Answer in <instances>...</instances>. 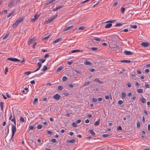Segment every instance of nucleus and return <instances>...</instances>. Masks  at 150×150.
<instances>
[{
  "label": "nucleus",
  "mask_w": 150,
  "mask_h": 150,
  "mask_svg": "<svg viewBox=\"0 0 150 150\" xmlns=\"http://www.w3.org/2000/svg\"><path fill=\"white\" fill-rule=\"evenodd\" d=\"M125 8H122L121 11L122 13H123L125 11Z\"/></svg>",
  "instance_id": "obj_59"
},
{
  "label": "nucleus",
  "mask_w": 150,
  "mask_h": 150,
  "mask_svg": "<svg viewBox=\"0 0 150 150\" xmlns=\"http://www.w3.org/2000/svg\"><path fill=\"white\" fill-rule=\"evenodd\" d=\"M35 40V39L34 38H32L28 42V44L29 45L31 44V43L33 42Z\"/></svg>",
  "instance_id": "obj_16"
},
{
  "label": "nucleus",
  "mask_w": 150,
  "mask_h": 150,
  "mask_svg": "<svg viewBox=\"0 0 150 150\" xmlns=\"http://www.w3.org/2000/svg\"><path fill=\"white\" fill-rule=\"evenodd\" d=\"M8 7L10 8H11L12 7L14 6L13 0H12L10 1L8 4Z\"/></svg>",
  "instance_id": "obj_8"
},
{
  "label": "nucleus",
  "mask_w": 150,
  "mask_h": 150,
  "mask_svg": "<svg viewBox=\"0 0 150 150\" xmlns=\"http://www.w3.org/2000/svg\"><path fill=\"white\" fill-rule=\"evenodd\" d=\"M84 64L86 65H91V64L89 61H85L84 62Z\"/></svg>",
  "instance_id": "obj_21"
},
{
  "label": "nucleus",
  "mask_w": 150,
  "mask_h": 150,
  "mask_svg": "<svg viewBox=\"0 0 150 150\" xmlns=\"http://www.w3.org/2000/svg\"><path fill=\"white\" fill-rule=\"evenodd\" d=\"M8 34H6L3 38V40H5L6 39L8 36Z\"/></svg>",
  "instance_id": "obj_44"
},
{
  "label": "nucleus",
  "mask_w": 150,
  "mask_h": 150,
  "mask_svg": "<svg viewBox=\"0 0 150 150\" xmlns=\"http://www.w3.org/2000/svg\"><path fill=\"white\" fill-rule=\"evenodd\" d=\"M42 65V64L40 62H39L38 63L37 66L38 67V68L37 69L35 70L32 71V73L35 72H36L38 71L40 68L41 67Z\"/></svg>",
  "instance_id": "obj_5"
},
{
  "label": "nucleus",
  "mask_w": 150,
  "mask_h": 150,
  "mask_svg": "<svg viewBox=\"0 0 150 150\" xmlns=\"http://www.w3.org/2000/svg\"><path fill=\"white\" fill-rule=\"evenodd\" d=\"M57 15H56L54 16L50 17L47 20L45 21V23L47 24L50 23L52 22L53 20L55 19L57 17Z\"/></svg>",
  "instance_id": "obj_2"
},
{
  "label": "nucleus",
  "mask_w": 150,
  "mask_h": 150,
  "mask_svg": "<svg viewBox=\"0 0 150 150\" xmlns=\"http://www.w3.org/2000/svg\"><path fill=\"white\" fill-rule=\"evenodd\" d=\"M117 129L118 130H122V128L121 126H119L117 127Z\"/></svg>",
  "instance_id": "obj_60"
},
{
  "label": "nucleus",
  "mask_w": 150,
  "mask_h": 150,
  "mask_svg": "<svg viewBox=\"0 0 150 150\" xmlns=\"http://www.w3.org/2000/svg\"><path fill=\"white\" fill-rule=\"evenodd\" d=\"M89 70L91 72H93L95 71V70L94 69L92 68L89 69Z\"/></svg>",
  "instance_id": "obj_57"
},
{
  "label": "nucleus",
  "mask_w": 150,
  "mask_h": 150,
  "mask_svg": "<svg viewBox=\"0 0 150 150\" xmlns=\"http://www.w3.org/2000/svg\"><path fill=\"white\" fill-rule=\"evenodd\" d=\"M80 51V50H73L72 51H71V52L72 53H74L76 52H79Z\"/></svg>",
  "instance_id": "obj_50"
},
{
  "label": "nucleus",
  "mask_w": 150,
  "mask_h": 150,
  "mask_svg": "<svg viewBox=\"0 0 150 150\" xmlns=\"http://www.w3.org/2000/svg\"><path fill=\"white\" fill-rule=\"evenodd\" d=\"M51 141L53 143H55L56 142V139H52L51 140Z\"/></svg>",
  "instance_id": "obj_52"
},
{
  "label": "nucleus",
  "mask_w": 150,
  "mask_h": 150,
  "mask_svg": "<svg viewBox=\"0 0 150 150\" xmlns=\"http://www.w3.org/2000/svg\"><path fill=\"white\" fill-rule=\"evenodd\" d=\"M89 132L90 134H92L93 135H95V134L93 131V130L92 129L89 130Z\"/></svg>",
  "instance_id": "obj_26"
},
{
  "label": "nucleus",
  "mask_w": 150,
  "mask_h": 150,
  "mask_svg": "<svg viewBox=\"0 0 150 150\" xmlns=\"http://www.w3.org/2000/svg\"><path fill=\"white\" fill-rule=\"evenodd\" d=\"M128 31V30L127 29H125L121 31H120V32H122V31H124V32H127Z\"/></svg>",
  "instance_id": "obj_55"
},
{
  "label": "nucleus",
  "mask_w": 150,
  "mask_h": 150,
  "mask_svg": "<svg viewBox=\"0 0 150 150\" xmlns=\"http://www.w3.org/2000/svg\"><path fill=\"white\" fill-rule=\"evenodd\" d=\"M118 103L119 104L121 105L123 103V102L122 100H119L118 101Z\"/></svg>",
  "instance_id": "obj_47"
},
{
  "label": "nucleus",
  "mask_w": 150,
  "mask_h": 150,
  "mask_svg": "<svg viewBox=\"0 0 150 150\" xmlns=\"http://www.w3.org/2000/svg\"><path fill=\"white\" fill-rule=\"evenodd\" d=\"M60 98V96L58 94H56L53 96V98L56 100H58Z\"/></svg>",
  "instance_id": "obj_7"
},
{
  "label": "nucleus",
  "mask_w": 150,
  "mask_h": 150,
  "mask_svg": "<svg viewBox=\"0 0 150 150\" xmlns=\"http://www.w3.org/2000/svg\"><path fill=\"white\" fill-rule=\"evenodd\" d=\"M50 35H49L47 36H46V37H45L43 38L42 39V40H47L49 38V37H50Z\"/></svg>",
  "instance_id": "obj_28"
},
{
  "label": "nucleus",
  "mask_w": 150,
  "mask_h": 150,
  "mask_svg": "<svg viewBox=\"0 0 150 150\" xmlns=\"http://www.w3.org/2000/svg\"><path fill=\"white\" fill-rule=\"evenodd\" d=\"M62 69H63V68L62 67H60L59 68H58L57 69V71L59 72Z\"/></svg>",
  "instance_id": "obj_45"
},
{
  "label": "nucleus",
  "mask_w": 150,
  "mask_h": 150,
  "mask_svg": "<svg viewBox=\"0 0 150 150\" xmlns=\"http://www.w3.org/2000/svg\"><path fill=\"white\" fill-rule=\"evenodd\" d=\"M47 67L46 66V65H45L43 66L42 69V70L43 71H45L47 70Z\"/></svg>",
  "instance_id": "obj_27"
},
{
  "label": "nucleus",
  "mask_w": 150,
  "mask_h": 150,
  "mask_svg": "<svg viewBox=\"0 0 150 150\" xmlns=\"http://www.w3.org/2000/svg\"><path fill=\"white\" fill-rule=\"evenodd\" d=\"M14 11H12L8 14V15L7 16L8 17H10L13 13Z\"/></svg>",
  "instance_id": "obj_40"
},
{
  "label": "nucleus",
  "mask_w": 150,
  "mask_h": 150,
  "mask_svg": "<svg viewBox=\"0 0 150 150\" xmlns=\"http://www.w3.org/2000/svg\"><path fill=\"white\" fill-rule=\"evenodd\" d=\"M140 126V123L139 122H138L137 124V127L138 128H139Z\"/></svg>",
  "instance_id": "obj_46"
},
{
  "label": "nucleus",
  "mask_w": 150,
  "mask_h": 150,
  "mask_svg": "<svg viewBox=\"0 0 150 150\" xmlns=\"http://www.w3.org/2000/svg\"><path fill=\"white\" fill-rule=\"evenodd\" d=\"M93 40H95L97 41H100L101 40L100 38H98V37H94L93 38Z\"/></svg>",
  "instance_id": "obj_22"
},
{
  "label": "nucleus",
  "mask_w": 150,
  "mask_h": 150,
  "mask_svg": "<svg viewBox=\"0 0 150 150\" xmlns=\"http://www.w3.org/2000/svg\"><path fill=\"white\" fill-rule=\"evenodd\" d=\"M137 91L138 93H142L143 92V89H137Z\"/></svg>",
  "instance_id": "obj_23"
},
{
  "label": "nucleus",
  "mask_w": 150,
  "mask_h": 150,
  "mask_svg": "<svg viewBox=\"0 0 150 150\" xmlns=\"http://www.w3.org/2000/svg\"><path fill=\"white\" fill-rule=\"evenodd\" d=\"M148 130H150V124H148Z\"/></svg>",
  "instance_id": "obj_64"
},
{
  "label": "nucleus",
  "mask_w": 150,
  "mask_h": 150,
  "mask_svg": "<svg viewBox=\"0 0 150 150\" xmlns=\"http://www.w3.org/2000/svg\"><path fill=\"white\" fill-rule=\"evenodd\" d=\"M18 22V21H16L15 23L13 24V28H15L19 24Z\"/></svg>",
  "instance_id": "obj_14"
},
{
  "label": "nucleus",
  "mask_w": 150,
  "mask_h": 150,
  "mask_svg": "<svg viewBox=\"0 0 150 150\" xmlns=\"http://www.w3.org/2000/svg\"><path fill=\"white\" fill-rule=\"evenodd\" d=\"M4 103L3 102H1L0 103V105L1 107V110L3 111V108H4Z\"/></svg>",
  "instance_id": "obj_20"
},
{
  "label": "nucleus",
  "mask_w": 150,
  "mask_h": 150,
  "mask_svg": "<svg viewBox=\"0 0 150 150\" xmlns=\"http://www.w3.org/2000/svg\"><path fill=\"white\" fill-rule=\"evenodd\" d=\"M120 62L122 63H130L131 62V61L129 60H122L120 61Z\"/></svg>",
  "instance_id": "obj_19"
},
{
  "label": "nucleus",
  "mask_w": 150,
  "mask_h": 150,
  "mask_svg": "<svg viewBox=\"0 0 150 150\" xmlns=\"http://www.w3.org/2000/svg\"><path fill=\"white\" fill-rule=\"evenodd\" d=\"M121 96L122 98H124L126 97V94L124 92H122L121 93Z\"/></svg>",
  "instance_id": "obj_29"
},
{
  "label": "nucleus",
  "mask_w": 150,
  "mask_h": 150,
  "mask_svg": "<svg viewBox=\"0 0 150 150\" xmlns=\"http://www.w3.org/2000/svg\"><path fill=\"white\" fill-rule=\"evenodd\" d=\"M98 48L97 47H92L91 48V49L94 51H96L97 50Z\"/></svg>",
  "instance_id": "obj_53"
},
{
  "label": "nucleus",
  "mask_w": 150,
  "mask_h": 150,
  "mask_svg": "<svg viewBox=\"0 0 150 150\" xmlns=\"http://www.w3.org/2000/svg\"><path fill=\"white\" fill-rule=\"evenodd\" d=\"M99 122H100V120H98V121L95 122L94 124V125H95V126L98 125H99Z\"/></svg>",
  "instance_id": "obj_25"
},
{
  "label": "nucleus",
  "mask_w": 150,
  "mask_h": 150,
  "mask_svg": "<svg viewBox=\"0 0 150 150\" xmlns=\"http://www.w3.org/2000/svg\"><path fill=\"white\" fill-rule=\"evenodd\" d=\"M110 135L109 134H103L102 135V137L103 138H106L107 137L109 136Z\"/></svg>",
  "instance_id": "obj_33"
},
{
  "label": "nucleus",
  "mask_w": 150,
  "mask_h": 150,
  "mask_svg": "<svg viewBox=\"0 0 150 150\" xmlns=\"http://www.w3.org/2000/svg\"><path fill=\"white\" fill-rule=\"evenodd\" d=\"M72 125L74 127H76L77 126L75 122H73L72 124Z\"/></svg>",
  "instance_id": "obj_39"
},
{
  "label": "nucleus",
  "mask_w": 150,
  "mask_h": 150,
  "mask_svg": "<svg viewBox=\"0 0 150 150\" xmlns=\"http://www.w3.org/2000/svg\"><path fill=\"white\" fill-rule=\"evenodd\" d=\"M24 19V18L23 17H21L18 18V19L16 21H18V22L19 23H20L23 21Z\"/></svg>",
  "instance_id": "obj_11"
},
{
  "label": "nucleus",
  "mask_w": 150,
  "mask_h": 150,
  "mask_svg": "<svg viewBox=\"0 0 150 150\" xmlns=\"http://www.w3.org/2000/svg\"><path fill=\"white\" fill-rule=\"evenodd\" d=\"M73 27V25L67 27L66 28H64L63 30L64 31H67L70 29L71 28H72Z\"/></svg>",
  "instance_id": "obj_13"
},
{
  "label": "nucleus",
  "mask_w": 150,
  "mask_h": 150,
  "mask_svg": "<svg viewBox=\"0 0 150 150\" xmlns=\"http://www.w3.org/2000/svg\"><path fill=\"white\" fill-rule=\"evenodd\" d=\"M39 61L41 62L42 63H43L45 61V59H41L39 60Z\"/></svg>",
  "instance_id": "obj_51"
},
{
  "label": "nucleus",
  "mask_w": 150,
  "mask_h": 150,
  "mask_svg": "<svg viewBox=\"0 0 150 150\" xmlns=\"http://www.w3.org/2000/svg\"><path fill=\"white\" fill-rule=\"evenodd\" d=\"M32 72L31 71H27L24 72V74L25 75H28L29 74L31 73Z\"/></svg>",
  "instance_id": "obj_31"
},
{
  "label": "nucleus",
  "mask_w": 150,
  "mask_h": 150,
  "mask_svg": "<svg viewBox=\"0 0 150 150\" xmlns=\"http://www.w3.org/2000/svg\"><path fill=\"white\" fill-rule=\"evenodd\" d=\"M95 81L96 82H98L100 83H102V82H101L100 80L98 79H95Z\"/></svg>",
  "instance_id": "obj_41"
},
{
  "label": "nucleus",
  "mask_w": 150,
  "mask_h": 150,
  "mask_svg": "<svg viewBox=\"0 0 150 150\" xmlns=\"http://www.w3.org/2000/svg\"><path fill=\"white\" fill-rule=\"evenodd\" d=\"M124 53L126 55H130L133 54V53L131 51H128L127 50L124 51Z\"/></svg>",
  "instance_id": "obj_10"
},
{
  "label": "nucleus",
  "mask_w": 150,
  "mask_h": 150,
  "mask_svg": "<svg viewBox=\"0 0 150 150\" xmlns=\"http://www.w3.org/2000/svg\"><path fill=\"white\" fill-rule=\"evenodd\" d=\"M39 16V15H37V14H35L34 16V17L31 18V21L33 22H34L38 18Z\"/></svg>",
  "instance_id": "obj_4"
},
{
  "label": "nucleus",
  "mask_w": 150,
  "mask_h": 150,
  "mask_svg": "<svg viewBox=\"0 0 150 150\" xmlns=\"http://www.w3.org/2000/svg\"><path fill=\"white\" fill-rule=\"evenodd\" d=\"M42 125H38L37 126V128L38 129H40L42 128Z\"/></svg>",
  "instance_id": "obj_37"
},
{
  "label": "nucleus",
  "mask_w": 150,
  "mask_h": 150,
  "mask_svg": "<svg viewBox=\"0 0 150 150\" xmlns=\"http://www.w3.org/2000/svg\"><path fill=\"white\" fill-rule=\"evenodd\" d=\"M11 127H11V130H12V137H11V139H13V137L14 134L16 132V125H12Z\"/></svg>",
  "instance_id": "obj_1"
},
{
  "label": "nucleus",
  "mask_w": 150,
  "mask_h": 150,
  "mask_svg": "<svg viewBox=\"0 0 150 150\" xmlns=\"http://www.w3.org/2000/svg\"><path fill=\"white\" fill-rule=\"evenodd\" d=\"M90 83V81H88L87 82H86L83 85V86H85L88 85Z\"/></svg>",
  "instance_id": "obj_32"
},
{
  "label": "nucleus",
  "mask_w": 150,
  "mask_h": 150,
  "mask_svg": "<svg viewBox=\"0 0 150 150\" xmlns=\"http://www.w3.org/2000/svg\"><path fill=\"white\" fill-rule=\"evenodd\" d=\"M84 28V27H81L79 28V30H83Z\"/></svg>",
  "instance_id": "obj_62"
},
{
  "label": "nucleus",
  "mask_w": 150,
  "mask_h": 150,
  "mask_svg": "<svg viewBox=\"0 0 150 150\" xmlns=\"http://www.w3.org/2000/svg\"><path fill=\"white\" fill-rule=\"evenodd\" d=\"M141 101L142 103H144L145 102V99L143 97L141 98H140Z\"/></svg>",
  "instance_id": "obj_30"
},
{
  "label": "nucleus",
  "mask_w": 150,
  "mask_h": 150,
  "mask_svg": "<svg viewBox=\"0 0 150 150\" xmlns=\"http://www.w3.org/2000/svg\"><path fill=\"white\" fill-rule=\"evenodd\" d=\"M11 121L14 122V125H16V119L14 116L13 117V118L11 119Z\"/></svg>",
  "instance_id": "obj_24"
},
{
  "label": "nucleus",
  "mask_w": 150,
  "mask_h": 150,
  "mask_svg": "<svg viewBox=\"0 0 150 150\" xmlns=\"http://www.w3.org/2000/svg\"><path fill=\"white\" fill-rule=\"evenodd\" d=\"M141 45L145 47H146L149 45V44L148 42H142L141 43Z\"/></svg>",
  "instance_id": "obj_9"
},
{
  "label": "nucleus",
  "mask_w": 150,
  "mask_h": 150,
  "mask_svg": "<svg viewBox=\"0 0 150 150\" xmlns=\"http://www.w3.org/2000/svg\"><path fill=\"white\" fill-rule=\"evenodd\" d=\"M130 26L131 28H134V29H136L137 28V26L136 25H130Z\"/></svg>",
  "instance_id": "obj_36"
},
{
  "label": "nucleus",
  "mask_w": 150,
  "mask_h": 150,
  "mask_svg": "<svg viewBox=\"0 0 150 150\" xmlns=\"http://www.w3.org/2000/svg\"><path fill=\"white\" fill-rule=\"evenodd\" d=\"M97 99L96 98H92V101L93 102H96L97 101Z\"/></svg>",
  "instance_id": "obj_54"
},
{
  "label": "nucleus",
  "mask_w": 150,
  "mask_h": 150,
  "mask_svg": "<svg viewBox=\"0 0 150 150\" xmlns=\"http://www.w3.org/2000/svg\"><path fill=\"white\" fill-rule=\"evenodd\" d=\"M108 37H109L111 39H115L116 40H117L118 38V37L117 36L115 35H110Z\"/></svg>",
  "instance_id": "obj_6"
},
{
  "label": "nucleus",
  "mask_w": 150,
  "mask_h": 150,
  "mask_svg": "<svg viewBox=\"0 0 150 150\" xmlns=\"http://www.w3.org/2000/svg\"><path fill=\"white\" fill-rule=\"evenodd\" d=\"M67 79V78L65 76H64L62 78V80L63 81H65Z\"/></svg>",
  "instance_id": "obj_43"
},
{
  "label": "nucleus",
  "mask_w": 150,
  "mask_h": 150,
  "mask_svg": "<svg viewBox=\"0 0 150 150\" xmlns=\"http://www.w3.org/2000/svg\"><path fill=\"white\" fill-rule=\"evenodd\" d=\"M112 24L111 23L106 24L105 26V28H109L111 27L112 26Z\"/></svg>",
  "instance_id": "obj_18"
},
{
  "label": "nucleus",
  "mask_w": 150,
  "mask_h": 150,
  "mask_svg": "<svg viewBox=\"0 0 150 150\" xmlns=\"http://www.w3.org/2000/svg\"><path fill=\"white\" fill-rule=\"evenodd\" d=\"M49 53H47L45 55L44 57L45 58L46 57H49Z\"/></svg>",
  "instance_id": "obj_61"
},
{
  "label": "nucleus",
  "mask_w": 150,
  "mask_h": 150,
  "mask_svg": "<svg viewBox=\"0 0 150 150\" xmlns=\"http://www.w3.org/2000/svg\"><path fill=\"white\" fill-rule=\"evenodd\" d=\"M18 22V21H16L15 23L13 24V28H15L19 24Z\"/></svg>",
  "instance_id": "obj_15"
},
{
  "label": "nucleus",
  "mask_w": 150,
  "mask_h": 150,
  "mask_svg": "<svg viewBox=\"0 0 150 150\" xmlns=\"http://www.w3.org/2000/svg\"><path fill=\"white\" fill-rule=\"evenodd\" d=\"M102 0H99L98 1V2L97 3H96V4H95V5H94L93 6V7H95L96 6V5H98L99 3L100 2V1H101Z\"/></svg>",
  "instance_id": "obj_58"
},
{
  "label": "nucleus",
  "mask_w": 150,
  "mask_h": 150,
  "mask_svg": "<svg viewBox=\"0 0 150 150\" xmlns=\"http://www.w3.org/2000/svg\"><path fill=\"white\" fill-rule=\"evenodd\" d=\"M20 120L21 122H25V120H24V119L22 116L20 117Z\"/></svg>",
  "instance_id": "obj_35"
},
{
  "label": "nucleus",
  "mask_w": 150,
  "mask_h": 150,
  "mask_svg": "<svg viewBox=\"0 0 150 150\" xmlns=\"http://www.w3.org/2000/svg\"><path fill=\"white\" fill-rule=\"evenodd\" d=\"M38 100V99L37 98H35L33 102V104H36V102H37Z\"/></svg>",
  "instance_id": "obj_38"
},
{
  "label": "nucleus",
  "mask_w": 150,
  "mask_h": 150,
  "mask_svg": "<svg viewBox=\"0 0 150 150\" xmlns=\"http://www.w3.org/2000/svg\"><path fill=\"white\" fill-rule=\"evenodd\" d=\"M73 62V61L72 60H71V61H68L67 62V64L69 65H71L72 64Z\"/></svg>",
  "instance_id": "obj_48"
},
{
  "label": "nucleus",
  "mask_w": 150,
  "mask_h": 150,
  "mask_svg": "<svg viewBox=\"0 0 150 150\" xmlns=\"http://www.w3.org/2000/svg\"><path fill=\"white\" fill-rule=\"evenodd\" d=\"M8 71V68L7 67H6L5 70V74H6L7 72Z\"/></svg>",
  "instance_id": "obj_49"
},
{
  "label": "nucleus",
  "mask_w": 150,
  "mask_h": 150,
  "mask_svg": "<svg viewBox=\"0 0 150 150\" xmlns=\"http://www.w3.org/2000/svg\"><path fill=\"white\" fill-rule=\"evenodd\" d=\"M34 127L33 126H30L29 127V129L31 130H33V129Z\"/></svg>",
  "instance_id": "obj_63"
},
{
  "label": "nucleus",
  "mask_w": 150,
  "mask_h": 150,
  "mask_svg": "<svg viewBox=\"0 0 150 150\" xmlns=\"http://www.w3.org/2000/svg\"><path fill=\"white\" fill-rule=\"evenodd\" d=\"M62 40V38H59L56 39V40L54 41L53 42V44H55V43H56L57 42H59L61 41Z\"/></svg>",
  "instance_id": "obj_12"
},
{
  "label": "nucleus",
  "mask_w": 150,
  "mask_h": 150,
  "mask_svg": "<svg viewBox=\"0 0 150 150\" xmlns=\"http://www.w3.org/2000/svg\"><path fill=\"white\" fill-rule=\"evenodd\" d=\"M63 89V87L61 86H59L58 87V89L59 90H61Z\"/></svg>",
  "instance_id": "obj_42"
},
{
  "label": "nucleus",
  "mask_w": 150,
  "mask_h": 150,
  "mask_svg": "<svg viewBox=\"0 0 150 150\" xmlns=\"http://www.w3.org/2000/svg\"><path fill=\"white\" fill-rule=\"evenodd\" d=\"M124 23H117L115 25V27L121 26Z\"/></svg>",
  "instance_id": "obj_34"
},
{
  "label": "nucleus",
  "mask_w": 150,
  "mask_h": 150,
  "mask_svg": "<svg viewBox=\"0 0 150 150\" xmlns=\"http://www.w3.org/2000/svg\"><path fill=\"white\" fill-rule=\"evenodd\" d=\"M63 7H64V6L62 5L61 6H57V9L58 10L59 9L61 8H62Z\"/></svg>",
  "instance_id": "obj_56"
},
{
  "label": "nucleus",
  "mask_w": 150,
  "mask_h": 150,
  "mask_svg": "<svg viewBox=\"0 0 150 150\" xmlns=\"http://www.w3.org/2000/svg\"><path fill=\"white\" fill-rule=\"evenodd\" d=\"M67 142L68 143H74L75 142V139H74L70 140H68L67 141Z\"/></svg>",
  "instance_id": "obj_17"
},
{
  "label": "nucleus",
  "mask_w": 150,
  "mask_h": 150,
  "mask_svg": "<svg viewBox=\"0 0 150 150\" xmlns=\"http://www.w3.org/2000/svg\"><path fill=\"white\" fill-rule=\"evenodd\" d=\"M7 60L11 61L13 62H20V60L14 57H9L7 59Z\"/></svg>",
  "instance_id": "obj_3"
}]
</instances>
